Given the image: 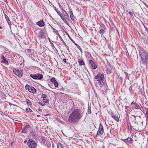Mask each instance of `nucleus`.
I'll return each instance as SVG.
<instances>
[{"label": "nucleus", "mask_w": 148, "mask_h": 148, "mask_svg": "<svg viewBox=\"0 0 148 148\" xmlns=\"http://www.w3.org/2000/svg\"><path fill=\"white\" fill-rule=\"evenodd\" d=\"M80 118V114L79 111L75 110L70 114L69 117V121L70 123H75L77 122Z\"/></svg>", "instance_id": "1"}, {"label": "nucleus", "mask_w": 148, "mask_h": 148, "mask_svg": "<svg viewBox=\"0 0 148 148\" xmlns=\"http://www.w3.org/2000/svg\"><path fill=\"white\" fill-rule=\"evenodd\" d=\"M139 53L143 63L144 64H146L147 63L148 64V55L147 54L146 52L144 51L142 52L140 51Z\"/></svg>", "instance_id": "2"}, {"label": "nucleus", "mask_w": 148, "mask_h": 148, "mask_svg": "<svg viewBox=\"0 0 148 148\" xmlns=\"http://www.w3.org/2000/svg\"><path fill=\"white\" fill-rule=\"evenodd\" d=\"M13 72L16 75L19 77H22L23 74V70L21 69H14Z\"/></svg>", "instance_id": "3"}, {"label": "nucleus", "mask_w": 148, "mask_h": 148, "mask_svg": "<svg viewBox=\"0 0 148 148\" xmlns=\"http://www.w3.org/2000/svg\"><path fill=\"white\" fill-rule=\"evenodd\" d=\"M27 145L30 148H34L36 146V144L34 140L29 139L27 142Z\"/></svg>", "instance_id": "4"}, {"label": "nucleus", "mask_w": 148, "mask_h": 148, "mask_svg": "<svg viewBox=\"0 0 148 148\" xmlns=\"http://www.w3.org/2000/svg\"><path fill=\"white\" fill-rule=\"evenodd\" d=\"M95 78L97 79V81H103L104 79V75L103 74L99 73L96 76Z\"/></svg>", "instance_id": "5"}, {"label": "nucleus", "mask_w": 148, "mask_h": 148, "mask_svg": "<svg viewBox=\"0 0 148 148\" xmlns=\"http://www.w3.org/2000/svg\"><path fill=\"white\" fill-rule=\"evenodd\" d=\"M106 28L105 25L103 24L101 25L99 27V32L101 34H103L106 32Z\"/></svg>", "instance_id": "6"}, {"label": "nucleus", "mask_w": 148, "mask_h": 148, "mask_svg": "<svg viewBox=\"0 0 148 148\" xmlns=\"http://www.w3.org/2000/svg\"><path fill=\"white\" fill-rule=\"evenodd\" d=\"M103 132V126L101 124H100L99 127V130H98L97 134V136L98 135H102Z\"/></svg>", "instance_id": "7"}, {"label": "nucleus", "mask_w": 148, "mask_h": 148, "mask_svg": "<svg viewBox=\"0 0 148 148\" xmlns=\"http://www.w3.org/2000/svg\"><path fill=\"white\" fill-rule=\"evenodd\" d=\"M45 33L42 30H40L38 33V37L41 38H45Z\"/></svg>", "instance_id": "8"}, {"label": "nucleus", "mask_w": 148, "mask_h": 148, "mask_svg": "<svg viewBox=\"0 0 148 148\" xmlns=\"http://www.w3.org/2000/svg\"><path fill=\"white\" fill-rule=\"evenodd\" d=\"M98 82V83L97 84L98 88H101L104 85L103 81H99Z\"/></svg>", "instance_id": "9"}, {"label": "nucleus", "mask_w": 148, "mask_h": 148, "mask_svg": "<svg viewBox=\"0 0 148 148\" xmlns=\"http://www.w3.org/2000/svg\"><path fill=\"white\" fill-rule=\"evenodd\" d=\"M89 64L94 69H95L97 67V66L95 63L92 60H89Z\"/></svg>", "instance_id": "10"}, {"label": "nucleus", "mask_w": 148, "mask_h": 148, "mask_svg": "<svg viewBox=\"0 0 148 148\" xmlns=\"http://www.w3.org/2000/svg\"><path fill=\"white\" fill-rule=\"evenodd\" d=\"M111 116L117 122H119V119L118 116L116 114H113L111 115Z\"/></svg>", "instance_id": "11"}, {"label": "nucleus", "mask_w": 148, "mask_h": 148, "mask_svg": "<svg viewBox=\"0 0 148 148\" xmlns=\"http://www.w3.org/2000/svg\"><path fill=\"white\" fill-rule=\"evenodd\" d=\"M30 127V126L28 125H26L23 128V130H22V132L23 133H26L27 130H28Z\"/></svg>", "instance_id": "12"}, {"label": "nucleus", "mask_w": 148, "mask_h": 148, "mask_svg": "<svg viewBox=\"0 0 148 148\" xmlns=\"http://www.w3.org/2000/svg\"><path fill=\"white\" fill-rule=\"evenodd\" d=\"M69 38L70 40L79 49L81 52H82V50L80 47L77 44H76L75 42L69 36Z\"/></svg>", "instance_id": "13"}, {"label": "nucleus", "mask_w": 148, "mask_h": 148, "mask_svg": "<svg viewBox=\"0 0 148 148\" xmlns=\"http://www.w3.org/2000/svg\"><path fill=\"white\" fill-rule=\"evenodd\" d=\"M36 24L38 25L41 27H43L45 25L44 22L42 20L39 21Z\"/></svg>", "instance_id": "14"}, {"label": "nucleus", "mask_w": 148, "mask_h": 148, "mask_svg": "<svg viewBox=\"0 0 148 148\" xmlns=\"http://www.w3.org/2000/svg\"><path fill=\"white\" fill-rule=\"evenodd\" d=\"M30 134L34 137H36V132L34 130H32L30 131Z\"/></svg>", "instance_id": "15"}, {"label": "nucleus", "mask_w": 148, "mask_h": 148, "mask_svg": "<svg viewBox=\"0 0 148 148\" xmlns=\"http://www.w3.org/2000/svg\"><path fill=\"white\" fill-rule=\"evenodd\" d=\"M123 140L125 142H128L130 143H131L133 141V140L131 138H128L126 139H124Z\"/></svg>", "instance_id": "16"}, {"label": "nucleus", "mask_w": 148, "mask_h": 148, "mask_svg": "<svg viewBox=\"0 0 148 148\" xmlns=\"http://www.w3.org/2000/svg\"><path fill=\"white\" fill-rule=\"evenodd\" d=\"M29 91L31 93H34L36 92V90L34 88L32 87H30L29 90Z\"/></svg>", "instance_id": "17"}, {"label": "nucleus", "mask_w": 148, "mask_h": 148, "mask_svg": "<svg viewBox=\"0 0 148 148\" xmlns=\"http://www.w3.org/2000/svg\"><path fill=\"white\" fill-rule=\"evenodd\" d=\"M5 17L7 21V22L8 23V24L10 25L11 24V22L9 19V18L8 17V16L6 14H5Z\"/></svg>", "instance_id": "18"}, {"label": "nucleus", "mask_w": 148, "mask_h": 148, "mask_svg": "<svg viewBox=\"0 0 148 148\" xmlns=\"http://www.w3.org/2000/svg\"><path fill=\"white\" fill-rule=\"evenodd\" d=\"M62 12L66 18H69L68 14L63 9Z\"/></svg>", "instance_id": "19"}, {"label": "nucleus", "mask_w": 148, "mask_h": 148, "mask_svg": "<svg viewBox=\"0 0 148 148\" xmlns=\"http://www.w3.org/2000/svg\"><path fill=\"white\" fill-rule=\"evenodd\" d=\"M36 75L37 76V79H41L43 77V75L42 74H39L38 73L37 74H36Z\"/></svg>", "instance_id": "20"}, {"label": "nucleus", "mask_w": 148, "mask_h": 148, "mask_svg": "<svg viewBox=\"0 0 148 148\" xmlns=\"http://www.w3.org/2000/svg\"><path fill=\"white\" fill-rule=\"evenodd\" d=\"M78 63L79 64L80 66L84 65V62L83 60L82 59H78Z\"/></svg>", "instance_id": "21"}, {"label": "nucleus", "mask_w": 148, "mask_h": 148, "mask_svg": "<svg viewBox=\"0 0 148 148\" xmlns=\"http://www.w3.org/2000/svg\"><path fill=\"white\" fill-rule=\"evenodd\" d=\"M69 13H70V18L72 20H74V18H73L74 16H73V14L72 11L71 10L70 11Z\"/></svg>", "instance_id": "22"}, {"label": "nucleus", "mask_w": 148, "mask_h": 148, "mask_svg": "<svg viewBox=\"0 0 148 148\" xmlns=\"http://www.w3.org/2000/svg\"><path fill=\"white\" fill-rule=\"evenodd\" d=\"M144 40L146 43L148 44V38L147 36H145V38H144Z\"/></svg>", "instance_id": "23"}, {"label": "nucleus", "mask_w": 148, "mask_h": 148, "mask_svg": "<svg viewBox=\"0 0 148 148\" xmlns=\"http://www.w3.org/2000/svg\"><path fill=\"white\" fill-rule=\"evenodd\" d=\"M30 77L32 78H33L34 79H37V75L36 74H34V75H32V74H31L30 75Z\"/></svg>", "instance_id": "24"}, {"label": "nucleus", "mask_w": 148, "mask_h": 148, "mask_svg": "<svg viewBox=\"0 0 148 148\" xmlns=\"http://www.w3.org/2000/svg\"><path fill=\"white\" fill-rule=\"evenodd\" d=\"M26 102L28 105L30 106L31 105V102L27 99H26Z\"/></svg>", "instance_id": "25"}, {"label": "nucleus", "mask_w": 148, "mask_h": 148, "mask_svg": "<svg viewBox=\"0 0 148 148\" xmlns=\"http://www.w3.org/2000/svg\"><path fill=\"white\" fill-rule=\"evenodd\" d=\"M53 30L55 31V33H56V34L57 35H58L59 37H61V36H60V35L58 33V31L56 30L54 28H53Z\"/></svg>", "instance_id": "26"}, {"label": "nucleus", "mask_w": 148, "mask_h": 148, "mask_svg": "<svg viewBox=\"0 0 148 148\" xmlns=\"http://www.w3.org/2000/svg\"><path fill=\"white\" fill-rule=\"evenodd\" d=\"M43 101L45 103H49V99H47L46 98L43 99Z\"/></svg>", "instance_id": "27"}, {"label": "nucleus", "mask_w": 148, "mask_h": 148, "mask_svg": "<svg viewBox=\"0 0 148 148\" xmlns=\"http://www.w3.org/2000/svg\"><path fill=\"white\" fill-rule=\"evenodd\" d=\"M134 104L135 105V108H137L138 109H140V107L139 106L137 103H134Z\"/></svg>", "instance_id": "28"}, {"label": "nucleus", "mask_w": 148, "mask_h": 148, "mask_svg": "<svg viewBox=\"0 0 148 148\" xmlns=\"http://www.w3.org/2000/svg\"><path fill=\"white\" fill-rule=\"evenodd\" d=\"M106 71L107 73H110L111 72V70L109 68H107L106 69Z\"/></svg>", "instance_id": "29"}, {"label": "nucleus", "mask_w": 148, "mask_h": 148, "mask_svg": "<svg viewBox=\"0 0 148 148\" xmlns=\"http://www.w3.org/2000/svg\"><path fill=\"white\" fill-rule=\"evenodd\" d=\"M1 57H2V60L3 62H5V63H6V62H8L6 60V59H5V58L3 56H2Z\"/></svg>", "instance_id": "30"}, {"label": "nucleus", "mask_w": 148, "mask_h": 148, "mask_svg": "<svg viewBox=\"0 0 148 148\" xmlns=\"http://www.w3.org/2000/svg\"><path fill=\"white\" fill-rule=\"evenodd\" d=\"M57 146L58 148H63V146L60 143H58Z\"/></svg>", "instance_id": "31"}, {"label": "nucleus", "mask_w": 148, "mask_h": 148, "mask_svg": "<svg viewBox=\"0 0 148 148\" xmlns=\"http://www.w3.org/2000/svg\"><path fill=\"white\" fill-rule=\"evenodd\" d=\"M53 84L55 87H58V84L56 81L55 82H54Z\"/></svg>", "instance_id": "32"}, {"label": "nucleus", "mask_w": 148, "mask_h": 148, "mask_svg": "<svg viewBox=\"0 0 148 148\" xmlns=\"http://www.w3.org/2000/svg\"><path fill=\"white\" fill-rule=\"evenodd\" d=\"M51 82H52V83H53L55 82L56 81L55 78L54 77H52L51 80Z\"/></svg>", "instance_id": "33"}, {"label": "nucleus", "mask_w": 148, "mask_h": 148, "mask_svg": "<svg viewBox=\"0 0 148 148\" xmlns=\"http://www.w3.org/2000/svg\"><path fill=\"white\" fill-rule=\"evenodd\" d=\"M26 110L28 112H32V111L31 109L29 108H27L26 109Z\"/></svg>", "instance_id": "34"}, {"label": "nucleus", "mask_w": 148, "mask_h": 148, "mask_svg": "<svg viewBox=\"0 0 148 148\" xmlns=\"http://www.w3.org/2000/svg\"><path fill=\"white\" fill-rule=\"evenodd\" d=\"M57 12L58 13V14L60 16V17L61 18H62V13H61V12L59 11H58V12Z\"/></svg>", "instance_id": "35"}, {"label": "nucleus", "mask_w": 148, "mask_h": 148, "mask_svg": "<svg viewBox=\"0 0 148 148\" xmlns=\"http://www.w3.org/2000/svg\"><path fill=\"white\" fill-rule=\"evenodd\" d=\"M30 87L28 85H26L25 86V88L26 90H28L29 91V88Z\"/></svg>", "instance_id": "36"}, {"label": "nucleus", "mask_w": 148, "mask_h": 148, "mask_svg": "<svg viewBox=\"0 0 148 148\" xmlns=\"http://www.w3.org/2000/svg\"><path fill=\"white\" fill-rule=\"evenodd\" d=\"M42 97L43 98V99H46V97H47V96L45 94H44V95H42Z\"/></svg>", "instance_id": "37"}, {"label": "nucleus", "mask_w": 148, "mask_h": 148, "mask_svg": "<svg viewBox=\"0 0 148 148\" xmlns=\"http://www.w3.org/2000/svg\"><path fill=\"white\" fill-rule=\"evenodd\" d=\"M38 103L41 105L42 106H44L45 104L43 103H42L40 102H39Z\"/></svg>", "instance_id": "38"}, {"label": "nucleus", "mask_w": 148, "mask_h": 148, "mask_svg": "<svg viewBox=\"0 0 148 148\" xmlns=\"http://www.w3.org/2000/svg\"><path fill=\"white\" fill-rule=\"evenodd\" d=\"M132 89V86H131L129 88V90L130 91H131Z\"/></svg>", "instance_id": "39"}, {"label": "nucleus", "mask_w": 148, "mask_h": 148, "mask_svg": "<svg viewBox=\"0 0 148 148\" xmlns=\"http://www.w3.org/2000/svg\"><path fill=\"white\" fill-rule=\"evenodd\" d=\"M129 13L130 15H131L132 16H133V14L132 12H129Z\"/></svg>", "instance_id": "40"}, {"label": "nucleus", "mask_w": 148, "mask_h": 148, "mask_svg": "<svg viewBox=\"0 0 148 148\" xmlns=\"http://www.w3.org/2000/svg\"><path fill=\"white\" fill-rule=\"evenodd\" d=\"M63 61L65 63H66V59H63Z\"/></svg>", "instance_id": "41"}, {"label": "nucleus", "mask_w": 148, "mask_h": 148, "mask_svg": "<svg viewBox=\"0 0 148 148\" xmlns=\"http://www.w3.org/2000/svg\"><path fill=\"white\" fill-rule=\"evenodd\" d=\"M125 73L126 75V76L127 77V76H128V73H127L126 72H125Z\"/></svg>", "instance_id": "42"}, {"label": "nucleus", "mask_w": 148, "mask_h": 148, "mask_svg": "<svg viewBox=\"0 0 148 148\" xmlns=\"http://www.w3.org/2000/svg\"><path fill=\"white\" fill-rule=\"evenodd\" d=\"M58 120L59 122H60V123H62V121H61L60 119H58Z\"/></svg>", "instance_id": "43"}, {"label": "nucleus", "mask_w": 148, "mask_h": 148, "mask_svg": "<svg viewBox=\"0 0 148 148\" xmlns=\"http://www.w3.org/2000/svg\"><path fill=\"white\" fill-rule=\"evenodd\" d=\"M63 42L64 44V45H65V46L66 47H67V46H67V45L64 42Z\"/></svg>", "instance_id": "44"}, {"label": "nucleus", "mask_w": 148, "mask_h": 148, "mask_svg": "<svg viewBox=\"0 0 148 148\" xmlns=\"http://www.w3.org/2000/svg\"><path fill=\"white\" fill-rule=\"evenodd\" d=\"M62 19V20L63 21H65V20H66L62 17V18H61Z\"/></svg>", "instance_id": "45"}, {"label": "nucleus", "mask_w": 148, "mask_h": 148, "mask_svg": "<svg viewBox=\"0 0 148 148\" xmlns=\"http://www.w3.org/2000/svg\"><path fill=\"white\" fill-rule=\"evenodd\" d=\"M62 19V20L63 21H65V20H66L62 17V18H61Z\"/></svg>", "instance_id": "46"}, {"label": "nucleus", "mask_w": 148, "mask_h": 148, "mask_svg": "<svg viewBox=\"0 0 148 148\" xmlns=\"http://www.w3.org/2000/svg\"><path fill=\"white\" fill-rule=\"evenodd\" d=\"M64 22L66 23V24H67V23H68V22L67 21H66V20H65V21H64Z\"/></svg>", "instance_id": "47"}, {"label": "nucleus", "mask_w": 148, "mask_h": 148, "mask_svg": "<svg viewBox=\"0 0 148 148\" xmlns=\"http://www.w3.org/2000/svg\"><path fill=\"white\" fill-rule=\"evenodd\" d=\"M66 48H67V49L69 51V47H68V46H67V47H66Z\"/></svg>", "instance_id": "48"}, {"label": "nucleus", "mask_w": 148, "mask_h": 148, "mask_svg": "<svg viewBox=\"0 0 148 148\" xmlns=\"http://www.w3.org/2000/svg\"><path fill=\"white\" fill-rule=\"evenodd\" d=\"M91 113V110H90V111L89 110V111H88V113Z\"/></svg>", "instance_id": "49"}, {"label": "nucleus", "mask_w": 148, "mask_h": 148, "mask_svg": "<svg viewBox=\"0 0 148 148\" xmlns=\"http://www.w3.org/2000/svg\"><path fill=\"white\" fill-rule=\"evenodd\" d=\"M144 4H145V5L146 7L148 8V6L147 5H146L145 3H144Z\"/></svg>", "instance_id": "50"}, {"label": "nucleus", "mask_w": 148, "mask_h": 148, "mask_svg": "<svg viewBox=\"0 0 148 148\" xmlns=\"http://www.w3.org/2000/svg\"><path fill=\"white\" fill-rule=\"evenodd\" d=\"M39 110L40 111H42V110L40 109H39Z\"/></svg>", "instance_id": "51"}, {"label": "nucleus", "mask_w": 148, "mask_h": 148, "mask_svg": "<svg viewBox=\"0 0 148 148\" xmlns=\"http://www.w3.org/2000/svg\"><path fill=\"white\" fill-rule=\"evenodd\" d=\"M127 77L128 79H129V77L128 76H128H127Z\"/></svg>", "instance_id": "52"}, {"label": "nucleus", "mask_w": 148, "mask_h": 148, "mask_svg": "<svg viewBox=\"0 0 148 148\" xmlns=\"http://www.w3.org/2000/svg\"><path fill=\"white\" fill-rule=\"evenodd\" d=\"M141 124H142V125H143V122H141Z\"/></svg>", "instance_id": "53"}, {"label": "nucleus", "mask_w": 148, "mask_h": 148, "mask_svg": "<svg viewBox=\"0 0 148 148\" xmlns=\"http://www.w3.org/2000/svg\"><path fill=\"white\" fill-rule=\"evenodd\" d=\"M27 51H30V49H28L27 50Z\"/></svg>", "instance_id": "54"}, {"label": "nucleus", "mask_w": 148, "mask_h": 148, "mask_svg": "<svg viewBox=\"0 0 148 148\" xmlns=\"http://www.w3.org/2000/svg\"><path fill=\"white\" fill-rule=\"evenodd\" d=\"M128 129H130V130L131 129H132V128H130V127H129V128H128Z\"/></svg>", "instance_id": "55"}, {"label": "nucleus", "mask_w": 148, "mask_h": 148, "mask_svg": "<svg viewBox=\"0 0 148 148\" xmlns=\"http://www.w3.org/2000/svg\"><path fill=\"white\" fill-rule=\"evenodd\" d=\"M134 104V103H133V102H132L131 103V104Z\"/></svg>", "instance_id": "56"}, {"label": "nucleus", "mask_w": 148, "mask_h": 148, "mask_svg": "<svg viewBox=\"0 0 148 148\" xmlns=\"http://www.w3.org/2000/svg\"><path fill=\"white\" fill-rule=\"evenodd\" d=\"M26 140H25V141H24V143H26Z\"/></svg>", "instance_id": "57"}, {"label": "nucleus", "mask_w": 148, "mask_h": 148, "mask_svg": "<svg viewBox=\"0 0 148 148\" xmlns=\"http://www.w3.org/2000/svg\"><path fill=\"white\" fill-rule=\"evenodd\" d=\"M37 116H38V117H39V116H40V115H37Z\"/></svg>", "instance_id": "58"}, {"label": "nucleus", "mask_w": 148, "mask_h": 148, "mask_svg": "<svg viewBox=\"0 0 148 148\" xmlns=\"http://www.w3.org/2000/svg\"><path fill=\"white\" fill-rule=\"evenodd\" d=\"M5 1L7 3V1L6 0H5Z\"/></svg>", "instance_id": "59"}, {"label": "nucleus", "mask_w": 148, "mask_h": 148, "mask_svg": "<svg viewBox=\"0 0 148 148\" xmlns=\"http://www.w3.org/2000/svg\"><path fill=\"white\" fill-rule=\"evenodd\" d=\"M0 28L1 29L2 28V27H0Z\"/></svg>", "instance_id": "60"}, {"label": "nucleus", "mask_w": 148, "mask_h": 148, "mask_svg": "<svg viewBox=\"0 0 148 148\" xmlns=\"http://www.w3.org/2000/svg\"><path fill=\"white\" fill-rule=\"evenodd\" d=\"M59 6H60V4L59 3Z\"/></svg>", "instance_id": "61"}]
</instances>
